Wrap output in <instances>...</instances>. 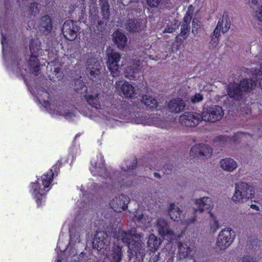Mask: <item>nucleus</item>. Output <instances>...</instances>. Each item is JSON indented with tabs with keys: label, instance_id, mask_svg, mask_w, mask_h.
Returning <instances> with one entry per match:
<instances>
[{
	"label": "nucleus",
	"instance_id": "nucleus-59",
	"mask_svg": "<svg viewBox=\"0 0 262 262\" xmlns=\"http://www.w3.org/2000/svg\"><path fill=\"white\" fill-rule=\"evenodd\" d=\"M154 176L155 177L157 178H160L161 177L160 174L156 172L154 173Z\"/></svg>",
	"mask_w": 262,
	"mask_h": 262
},
{
	"label": "nucleus",
	"instance_id": "nucleus-35",
	"mask_svg": "<svg viewBox=\"0 0 262 262\" xmlns=\"http://www.w3.org/2000/svg\"><path fill=\"white\" fill-rule=\"evenodd\" d=\"M208 213L212 218V220L210 222V229L213 232H215L219 228V222L210 211H209Z\"/></svg>",
	"mask_w": 262,
	"mask_h": 262
},
{
	"label": "nucleus",
	"instance_id": "nucleus-19",
	"mask_svg": "<svg viewBox=\"0 0 262 262\" xmlns=\"http://www.w3.org/2000/svg\"><path fill=\"white\" fill-rule=\"evenodd\" d=\"M90 170L94 176L111 179L110 172L106 169L105 165H92L90 167Z\"/></svg>",
	"mask_w": 262,
	"mask_h": 262
},
{
	"label": "nucleus",
	"instance_id": "nucleus-37",
	"mask_svg": "<svg viewBox=\"0 0 262 262\" xmlns=\"http://www.w3.org/2000/svg\"><path fill=\"white\" fill-rule=\"evenodd\" d=\"M139 64H134V67L132 68L128 67L127 70V73L130 75L132 77H135L136 75L138 73L139 70Z\"/></svg>",
	"mask_w": 262,
	"mask_h": 262
},
{
	"label": "nucleus",
	"instance_id": "nucleus-2",
	"mask_svg": "<svg viewBox=\"0 0 262 262\" xmlns=\"http://www.w3.org/2000/svg\"><path fill=\"white\" fill-rule=\"evenodd\" d=\"M54 173L50 169L37 178L35 182H31L29 185V192L35 200L37 207H40L45 202L46 195L52 188Z\"/></svg>",
	"mask_w": 262,
	"mask_h": 262
},
{
	"label": "nucleus",
	"instance_id": "nucleus-60",
	"mask_svg": "<svg viewBox=\"0 0 262 262\" xmlns=\"http://www.w3.org/2000/svg\"><path fill=\"white\" fill-rule=\"evenodd\" d=\"M137 165H133V164L130 165L128 169H134L136 168Z\"/></svg>",
	"mask_w": 262,
	"mask_h": 262
},
{
	"label": "nucleus",
	"instance_id": "nucleus-6",
	"mask_svg": "<svg viewBox=\"0 0 262 262\" xmlns=\"http://www.w3.org/2000/svg\"><path fill=\"white\" fill-rule=\"evenodd\" d=\"M235 237V234L233 230L230 228H225L218 234L216 246L220 250H225L231 245Z\"/></svg>",
	"mask_w": 262,
	"mask_h": 262
},
{
	"label": "nucleus",
	"instance_id": "nucleus-48",
	"mask_svg": "<svg viewBox=\"0 0 262 262\" xmlns=\"http://www.w3.org/2000/svg\"><path fill=\"white\" fill-rule=\"evenodd\" d=\"M220 164H236V162L231 158H225L222 159L220 162Z\"/></svg>",
	"mask_w": 262,
	"mask_h": 262
},
{
	"label": "nucleus",
	"instance_id": "nucleus-4",
	"mask_svg": "<svg viewBox=\"0 0 262 262\" xmlns=\"http://www.w3.org/2000/svg\"><path fill=\"white\" fill-rule=\"evenodd\" d=\"M41 43L37 38H31L30 40L29 49L31 55L28 60L30 71L35 76H37L40 69L38 59V52L40 50Z\"/></svg>",
	"mask_w": 262,
	"mask_h": 262
},
{
	"label": "nucleus",
	"instance_id": "nucleus-11",
	"mask_svg": "<svg viewBox=\"0 0 262 262\" xmlns=\"http://www.w3.org/2000/svg\"><path fill=\"white\" fill-rule=\"evenodd\" d=\"M107 64L111 74L113 77H116L120 74V65L119 62L121 59L120 54L112 52L107 55Z\"/></svg>",
	"mask_w": 262,
	"mask_h": 262
},
{
	"label": "nucleus",
	"instance_id": "nucleus-17",
	"mask_svg": "<svg viewBox=\"0 0 262 262\" xmlns=\"http://www.w3.org/2000/svg\"><path fill=\"white\" fill-rule=\"evenodd\" d=\"M52 27V20L49 15H44L40 17L38 28L41 32L48 35L51 32Z\"/></svg>",
	"mask_w": 262,
	"mask_h": 262
},
{
	"label": "nucleus",
	"instance_id": "nucleus-58",
	"mask_svg": "<svg viewBox=\"0 0 262 262\" xmlns=\"http://www.w3.org/2000/svg\"><path fill=\"white\" fill-rule=\"evenodd\" d=\"M132 164H138V160H137V158L136 157H134L133 161L132 162Z\"/></svg>",
	"mask_w": 262,
	"mask_h": 262
},
{
	"label": "nucleus",
	"instance_id": "nucleus-39",
	"mask_svg": "<svg viewBox=\"0 0 262 262\" xmlns=\"http://www.w3.org/2000/svg\"><path fill=\"white\" fill-rule=\"evenodd\" d=\"M203 99V95L200 93H196L194 96H192L191 98V101L192 103L195 104L202 101Z\"/></svg>",
	"mask_w": 262,
	"mask_h": 262
},
{
	"label": "nucleus",
	"instance_id": "nucleus-7",
	"mask_svg": "<svg viewBox=\"0 0 262 262\" xmlns=\"http://www.w3.org/2000/svg\"><path fill=\"white\" fill-rule=\"evenodd\" d=\"M203 119L211 122H215L220 120L223 115L224 111L221 106L213 105L204 108L202 113Z\"/></svg>",
	"mask_w": 262,
	"mask_h": 262
},
{
	"label": "nucleus",
	"instance_id": "nucleus-16",
	"mask_svg": "<svg viewBox=\"0 0 262 262\" xmlns=\"http://www.w3.org/2000/svg\"><path fill=\"white\" fill-rule=\"evenodd\" d=\"M143 20L140 18H131L127 20L125 29L130 32H139L144 29Z\"/></svg>",
	"mask_w": 262,
	"mask_h": 262
},
{
	"label": "nucleus",
	"instance_id": "nucleus-20",
	"mask_svg": "<svg viewBox=\"0 0 262 262\" xmlns=\"http://www.w3.org/2000/svg\"><path fill=\"white\" fill-rule=\"evenodd\" d=\"M185 107V103L182 99L178 98L171 100L168 103V108L171 113H179Z\"/></svg>",
	"mask_w": 262,
	"mask_h": 262
},
{
	"label": "nucleus",
	"instance_id": "nucleus-53",
	"mask_svg": "<svg viewBox=\"0 0 262 262\" xmlns=\"http://www.w3.org/2000/svg\"><path fill=\"white\" fill-rule=\"evenodd\" d=\"M242 262H256V261L254 260L253 257H251L250 256H246L243 257Z\"/></svg>",
	"mask_w": 262,
	"mask_h": 262
},
{
	"label": "nucleus",
	"instance_id": "nucleus-26",
	"mask_svg": "<svg viewBox=\"0 0 262 262\" xmlns=\"http://www.w3.org/2000/svg\"><path fill=\"white\" fill-rule=\"evenodd\" d=\"M157 225L159 233L162 236L171 235L173 234V231L169 229L168 225L166 221L158 219Z\"/></svg>",
	"mask_w": 262,
	"mask_h": 262
},
{
	"label": "nucleus",
	"instance_id": "nucleus-41",
	"mask_svg": "<svg viewBox=\"0 0 262 262\" xmlns=\"http://www.w3.org/2000/svg\"><path fill=\"white\" fill-rule=\"evenodd\" d=\"M79 83L80 85V88L78 87H75V90L77 93H82L81 91V90H82L83 88H85V91L88 90L87 87L85 86L84 83L81 81V80H77L75 81V84L76 85H77V83Z\"/></svg>",
	"mask_w": 262,
	"mask_h": 262
},
{
	"label": "nucleus",
	"instance_id": "nucleus-10",
	"mask_svg": "<svg viewBox=\"0 0 262 262\" xmlns=\"http://www.w3.org/2000/svg\"><path fill=\"white\" fill-rule=\"evenodd\" d=\"M202 115L194 112H187L181 115L179 121L182 126L186 127L195 126L202 121Z\"/></svg>",
	"mask_w": 262,
	"mask_h": 262
},
{
	"label": "nucleus",
	"instance_id": "nucleus-9",
	"mask_svg": "<svg viewBox=\"0 0 262 262\" xmlns=\"http://www.w3.org/2000/svg\"><path fill=\"white\" fill-rule=\"evenodd\" d=\"M79 30L80 27L77 25L76 21L68 19L64 23L61 32L67 40L73 41L77 38Z\"/></svg>",
	"mask_w": 262,
	"mask_h": 262
},
{
	"label": "nucleus",
	"instance_id": "nucleus-44",
	"mask_svg": "<svg viewBox=\"0 0 262 262\" xmlns=\"http://www.w3.org/2000/svg\"><path fill=\"white\" fill-rule=\"evenodd\" d=\"M53 72L58 80L61 79L62 77V73L61 72V68L60 67H54Z\"/></svg>",
	"mask_w": 262,
	"mask_h": 262
},
{
	"label": "nucleus",
	"instance_id": "nucleus-36",
	"mask_svg": "<svg viewBox=\"0 0 262 262\" xmlns=\"http://www.w3.org/2000/svg\"><path fill=\"white\" fill-rule=\"evenodd\" d=\"M29 10L32 15H35L37 14L39 12L38 3L34 1L31 3L29 7Z\"/></svg>",
	"mask_w": 262,
	"mask_h": 262
},
{
	"label": "nucleus",
	"instance_id": "nucleus-3",
	"mask_svg": "<svg viewBox=\"0 0 262 262\" xmlns=\"http://www.w3.org/2000/svg\"><path fill=\"white\" fill-rule=\"evenodd\" d=\"M102 19H100L98 14H91L89 16L91 25L98 31H102L110 16V4L108 0H99Z\"/></svg>",
	"mask_w": 262,
	"mask_h": 262
},
{
	"label": "nucleus",
	"instance_id": "nucleus-38",
	"mask_svg": "<svg viewBox=\"0 0 262 262\" xmlns=\"http://www.w3.org/2000/svg\"><path fill=\"white\" fill-rule=\"evenodd\" d=\"M160 253L158 252L156 253L154 251L151 254V256L149 258V262H164V260L161 259L160 256Z\"/></svg>",
	"mask_w": 262,
	"mask_h": 262
},
{
	"label": "nucleus",
	"instance_id": "nucleus-32",
	"mask_svg": "<svg viewBox=\"0 0 262 262\" xmlns=\"http://www.w3.org/2000/svg\"><path fill=\"white\" fill-rule=\"evenodd\" d=\"M168 214L171 219L174 221H179L181 219L182 211L179 208L176 207L173 203H171L168 208Z\"/></svg>",
	"mask_w": 262,
	"mask_h": 262
},
{
	"label": "nucleus",
	"instance_id": "nucleus-50",
	"mask_svg": "<svg viewBox=\"0 0 262 262\" xmlns=\"http://www.w3.org/2000/svg\"><path fill=\"white\" fill-rule=\"evenodd\" d=\"M144 215L142 213L138 214V212H137L134 215V220L137 222H142V220L143 219Z\"/></svg>",
	"mask_w": 262,
	"mask_h": 262
},
{
	"label": "nucleus",
	"instance_id": "nucleus-49",
	"mask_svg": "<svg viewBox=\"0 0 262 262\" xmlns=\"http://www.w3.org/2000/svg\"><path fill=\"white\" fill-rule=\"evenodd\" d=\"M176 24H174L173 27L169 26H166V27L165 28L163 32L164 33H173V32H174V31L176 29Z\"/></svg>",
	"mask_w": 262,
	"mask_h": 262
},
{
	"label": "nucleus",
	"instance_id": "nucleus-56",
	"mask_svg": "<svg viewBox=\"0 0 262 262\" xmlns=\"http://www.w3.org/2000/svg\"><path fill=\"white\" fill-rule=\"evenodd\" d=\"M6 37L3 34L2 35V38L1 39V43L2 45V46H3V48H4V46H5V43L6 42Z\"/></svg>",
	"mask_w": 262,
	"mask_h": 262
},
{
	"label": "nucleus",
	"instance_id": "nucleus-62",
	"mask_svg": "<svg viewBox=\"0 0 262 262\" xmlns=\"http://www.w3.org/2000/svg\"><path fill=\"white\" fill-rule=\"evenodd\" d=\"M217 138L220 140H223L224 139V138H225V137L223 136H220L218 137Z\"/></svg>",
	"mask_w": 262,
	"mask_h": 262
},
{
	"label": "nucleus",
	"instance_id": "nucleus-21",
	"mask_svg": "<svg viewBox=\"0 0 262 262\" xmlns=\"http://www.w3.org/2000/svg\"><path fill=\"white\" fill-rule=\"evenodd\" d=\"M94 59H89L88 60V69L90 70V78L93 81H96L99 79L100 74V70L101 66L98 62H94V64L92 65L91 62Z\"/></svg>",
	"mask_w": 262,
	"mask_h": 262
},
{
	"label": "nucleus",
	"instance_id": "nucleus-23",
	"mask_svg": "<svg viewBox=\"0 0 262 262\" xmlns=\"http://www.w3.org/2000/svg\"><path fill=\"white\" fill-rule=\"evenodd\" d=\"M187 16L184 17V22L181 25V32L176 37L177 41L180 43H182L187 38L189 34L190 29V22L187 21Z\"/></svg>",
	"mask_w": 262,
	"mask_h": 262
},
{
	"label": "nucleus",
	"instance_id": "nucleus-51",
	"mask_svg": "<svg viewBox=\"0 0 262 262\" xmlns=\"http://www.w3.org/2000/svg\"><path fill=\"white\" fill-rule=\"evenodd\" d=\"M59 115L65 117H71L73 116V113L71 112L69 110L60 111L59 113Z\"/></svg>",
	"mask_w": 262,
	"mask_h": 262
},
{
	"label": "nucleus",
	"instance_id": "nucleus-27",
	"mask_svg": "<svg viewBox=\"0 0 262 262\" xmlns=\"http://www.w3.org/2000/svg\"><path fill=\"white\" fill-rule=\"evenodd\" d=\"M239 84L245 95L246 93H249L252 91L256 85V82L255 80L248 78L241 80Z\"/></svg>",
	"mask_w": 262,
	"mask_h": 262
},
{
	"label": "nucleus",
	"instance_id": "nucleus-30",
	"mask_svg": "<svg viewBox=\"0 0 262 262\" xmlns=\"http://www.w3.org/2000/svg\"><path fill=\"white\" fill-rule=\"evenodd\" d=\"M222 27L223 20H219L217 25L211 35V40L210 42V43L213 47H216L219 43L221 31H222Z\"/></svg>",
	"mask_w": 262,
	"mask_h": 262
},
{
	"label": "nucleus",
	"instance_id": "nucleus-52",
	"mask_svg": "<svg viewBox=\"0 0 262 262\" xmlns=\"http://www.w3.org/2000/svg\"><path fill=\"white\" fill-rule=\"evenodd\" d=\"M243 134L242 133H235L232 137V140L234 142H238V139L240 138L241 136Z\"/></svg>",
	"mask_w": 262,
	"mask_h": 262
},
{
	"label": "nucleus",
	"instance_id": "nucleus-29",
	"mask_svg": "<svg viewBox=\"0 0 262 262\" xmlns=\"http://www.w3.org/2000/svg\"><path fill=\"white\" fill-rule=\"evenodd\" d=\"M78 152V149L76 148H71L69 154L67 156L61 158L56 164H72L74 162Z\"/></svg>",
	"mask_w": 262,
	"mask_h": 262
},
{
	"label": "nucleus",
	"instance_id": "nucleus-54",
	"mask_svg": "<svg viewBox=\"0 0 262 262\" xmlns=\"http://www.w3.org/2000/svg\"><path fill=\"white\" fill-rule=\"evenodd\" d=\"M79 4H76L75 6V7H80L85 9V1L84 0H78Z\"/></svg>",
	"mask_w": 262,
	"mask_h": 262
},
{
	"label": "nucleus",
	"instance_id": "nucleus-14",
	"mask_svg": "<svg viewBox=\"0 0 262 262\" xmlns=\"http://www.w3.org/2000/svg\"><path fill=\"white\" fill-rule=\"evenodd\" d=\"M226 90L228 96L235 101H239L242 100L245 95L239 83L232 82L229 83Z\"/></svg>",
	"mask_w": 262,
	"mask_h": 262
},
{
	"label": "nucleus",
	"instance_id": "nucleus-33",
	"mask_svg": "<svg viewBox=\"0 0 262 262\" xmlns=\"http://www.w3.org/2000/svg\"><path fill=\"white\" fill-rule=\"evenodd\" d=\"M161 244L160 239L158 238L154 234H150L147 241V247L150 251L157 250Z\"/></svg>",
	"mask_w": 262,
	"mask_h": 262
},
{
	"label": "nucleus",
	"instance_id": "nucleus-24",
	"mask_svg": "<svg viewBox=\"0 0 262 262\" xmlns=\"http://www.w3.org/2000/svg\"><path fill=\"white\" fill-rule=\"evenodd\" d=\"M113 40L117 47L123 50L127 45V38L122 31L117 30L114 34Z\"/></svg>",
	"mask_w": 262,
	"mask_h": 262
},
{
	"label": "nucleus",
	"instance_id": "nucleus-46",
	"mask_svg": "<svg viewBox=\"0 0 262 262\" xmlns=\"http://www.w3.org/2000/svg\"><path fill=\"white\" fill-rule=\"evenodd\" d=\"M94 164H105V160L102 154L99 153L97 155V160Z\"/></svg>",
	"mask_w": 262,
	"mask_h": 262
},
{
	"label": "nucleus",
	"instance_id": "nucleus-55",
	"mask_svg": "<svg viewBox=\"0 0 262 262\" xmlns=\"http://www.w3.org/2000/svg\"><path fill=\"white\" fill-rule=\"evenodd\" d=\"M196 221V215H193L192 217L189 219L187 221V224H190L191 223H194Z\"/></svg>",
	"mask_w": 262,
	"mask_h": 262
},
{
	"label": "nucleus",
	"instance_id": "nucleus-63",
	"mask_svg": "<svg viewBox=\"0 0 262 262\" xmlns=\"http://www.w3.org/2000/svg\"><path fill=\"white\" fill-rule=\"evenodd\" d=\"M259 86H260L261 89H262V78L259 80Z\"/></svg>",
	"mask_w": 262,
	"mask_h": 262
},
{
	"label": "nucleus",
	"instance_id": "nucleus-45",
	"mask_svg": "<svg viewBox=\"0 0 262 262\" xmlns=\"http://www.w3.org/2000/svg\"><path fill=\"white\" fill-rule=\"evenodd\" d=\"M238 165H220L221 168L228 171H232L235 169Z\"/></svg>",
	"mask_w": 262,
	"mask_h": 262
},
{
	"label": "nucleus",
	"instance_id": "nucleus-43",
	"mask_svg": "<svg viewBox=\"0 0 262 262\" xmlns=\"http://www.w3.org/2000/svg\"><path fill=\"white\" fill-rule=\"evenodd\" d=\"M162 0H146L147 4L150 7L153 8H158L161 3Z\"/></svg>",
	"mask_w": 262,
	"mask_h": 262
},
{
	"label": "nucleus",
	"instance_id": "nucleus-47",
	"mask_svg": "<svg viewBox=\"0 0 262 262\" xmlns=\"http://www.w3.org/2000/svg\"><path fill=\"white\" fill-rule=\"evenodd\" d=\"M255 16L259 21L262 22V6H260L256 11Z\"/></svg>",
	"mask_w": 262,
	"mask_h": 262
},
{
	"label": "nucleus",
	"instance_id": "nucleus-28",
	"mask_svg": "<svg viewBox=\"0 0 262 262\" xmlns=\"http://www.w3.org/2000/svg\"><path fill=\"white\" fill-rule=\"evenodd\" d=\"M211 199L208 197H203L201 199H196L195 204L198 205V208L194 209V212L200 211L202 212L204 210H209L211 208Z\"/></svg>",
	"mask_w": 262,
	"mask_h": 262
},
{
	"label": "nucleus",
	"instance_id": "nucleus-12",
	"mask_svg": "<svg viewBox=\"0 0 262 262\" xmlns=\"http://www.w3.org/2000/svg\"><path fill=\"white\" fill-rule=\"evenodd\" d=\"M129 201V198L127 195L120 194L111 201L110 206L114 211L122 212L127 209Z\"/></svg>",
	"mask_w": 262,
	"mask_h": 262
},
{
	"label": "nucleus",
	"instance_id": "nucleus-1",
	"mask_svg": "<svg viewBox=\"0 0 262 262\" xmlns=\"http://www.w3.org/2000/svg\"><path fill=\"white\" fill-rule=\"evenodd\" d=\"M142 234L137 233L135 231H119L117 238L127 246L128 253L130 251L132 255L129 257L130 262H142L143 260L145 249L142 241Z\"/></svg>",
	"mask_w": 262,
	"mask_h": 262
},
{
	"label": "nucleus",
	"instance_id": "nucleus-8",
	"mask_svg": "<svg viewBox=\"0 0 262 262\" xmlns=\"http://www.w3.org/2000/svg\"><path fill=\"white\" fill-rule=\"evenodd\" d=\"M212 154V148L205 144H199L192 146L189 152L190 157L192 158H197L202 160L210 158Z\"/></svg>",
	"mask_w": 262,
	"mask_h": 262
},
{
	"label": "nucleus",
	"instance_id": "nucleus-64",
	"mask_svg": "<svg viewBox=\"0 0 262 262\" xmlns=\"http://www.w3.org/2000/svg\"><path fill=\"white\" fill-rule=\"evenodd\" d=\"M80 136V134L79 133L77 134L75 136V139H76V138H77L78 137H79Z\"/></svg>",
	"mask_w": 262,
	"mask_h": 262
},
{
	"label": "nucleus",
	"instance_id": "nucleus-13",
	"mask_svg": "<svg viewBox=\"0 0 262 262\" xmlns=\"http://www.w3.org/2000/svg\"><path fill=\"white\" fill-rule=\"evenodd\" d=\"M194 245V243L190 242L185 243L179 242L178 243V256L180 260H183L191 256Z\"/></svg>",
	"mask_w": 262,
	"mask_h": 262
},
{
	"label": "nucleus",
	"instance_id": "nucleus-31",
	"mask_svg": "<svg viewBox=\"0 0 262 262\" xmlns=\"http://www.w3.org/2000/svg\"><path fill=\"white\" fill-rule=\"evenodd\" d=\"M141 101L145 104L147 109L150 110L152 111L156 110L158 106L157 99L151 96L147 95H143Z\"/></svg>",
	"mask_w": 262,
	"mask_h": 262
},
{
	"label": "nucleus",
	"instance_id": "nucleus-42",
	"mask_svg": "<svg viewBox=\"0 0 262 262\" xmlns=\"http://www.w3.org/2000/svg\"><path fill=\"white\" fill-rule=\"evenodd\" d=\"M194 8L192 5H190L187 9L186 14L185 16H187L186 20L187 21L190 22L193 13Z\"/></svg>",
	"mask_w": 262,
	"mask_h": 262
},
{
	"label": "nucleus",
	"instance_id": "nucleus-61",
	"mask_svg": "<svg viewBox=\"0 0 262 262\" xmlns=\"http://www.w3.org/2000/svg\"><path fill=\"white\" fill-rule=\"evenodd\" d=\"M169 166V165L168 164H167V165H163V167L164 169H166V168H168V166ZM173 165H170V166H172Z\"/></svg>",
	"mask_w": 262,
	"mask_h": 262
},
{
	"label": "nucleus",
	"instance_id": "nucleus-40",
	"mask_svg": "<svg viewBox=\"0 0 262 262\" xmlns=\"http://www.w3.org/2000/svg\"><path fill=\"white\" fill-rule=\"evenodd\" d=\"M70 242L74 241L75 243L78 242L79 243L80 242V236L76 234L75 232H73L72 230H70Z\"/></svg>",
	"mask_w": 262,
	"mask_h": 262
},
{
	"label": "nucleus",
	"instance_id": "nucleus-5",
	"mask_svg": "<svg viewBox=\"0 0 262 262\" xmlns=\"http://www.w3.org/2000/svg\"><path fill=\"white\" fill-rule=\"evenodd\" d=\"M254 190L248 183L241 182L236 184L232 199L235 203H243L254 198Z\"/></svg>",
	"mask_w": 262,
	"mask_h": 262
},
{
	"label": "nucleus",
	"instance_id": "nucleus-22",
	"mask_svg": "<svg viewBox=\"0 0 262 262\" xmlns=\"http://www.w3.org/2000/svg\"><path fill=\"white\" fill-rule=\"evenodd\" d=\"M123 256L122 247L114 244L110 252L109 259L111 262H121Z\"/></svg>",
	"mask_w": 262,
	"mask_h": 262
},
{
	"label": "nucleus",
	"instance_id": "nucleus-34",
	"mask_svg": "<svg viewBox=\"0 0 262 262\" xmlns=\"http://www.w3.org/2000/svg\"><path fill=\"white\" fill-rule=\"evenodd\" d=\"M219 20H223L222 33H225L230 28L231 23L229 18L227 15L224 14L222 18Z\"/></svg>",
	"mask_w": 262,
	"mask_h": 262
},
{
	"label": "nucleus",
	"instance_id": "nucleus-15",
	"mask_svg": "<svg viewBox=\"0 0 262 262\" xmlns=\"http://www.w3.org/2000/svg\"><path fill=\"white\" fill-rule=\"evenodd\" d=\"M106 236V234L104 232H97L92 242L93 248L98 251L106 249L108 245Z\"/></svg>",
	"mask_w": 262,
	"mask_h": 262
},
{
	"label": "nucleus",
	"instance_id": "nucleus-57",
	"mask_svg": "<svg viewBox=\"0 0 262 262\" xmlns=\"http://www.w3.org/2000/svg\"><path fill=\"white\" fill-rule=\"evenodd\" d=\"M250 208H251L253 209H254L256 211H259V207L255 204H251L250 205Z\"/></svg>",
	"mask_w": 262,
	"mask_h": 262
},
{
	"label": "nucleus",
	"instance_id": "nucleus-18",
	"mask_svg": "<svg viewBox=\"0 0 262 262\" xmlns=\"http://www.w3.org/2000/svg\"><path fill=\"white\" fill-rule=\"evenodd\" d=\"M84 97L89 105L97 110L100 109L101 102L100 100V95L98 92H86Z\"/></svg>",
	"mask_w": 262,
	"mask_h": 262
},
{
	"label": "nucleus",
	"instance_id": "nucleus-25",
	"mask_svg": "<svg viewBox=\"0 0 262 262\" xmlns=\"http://www.w3.org/2000/svg\"><path fill=\"white\" fill-rule=\"evenodd\" d=\"M120 92L122 93L123 97L125 98H133L136 96L135 87L127 81H125L121 85Z\"/></svg>",
	"mask_w": 262,
	"mask_h": 262
}]
</instances>
